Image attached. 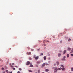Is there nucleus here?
I'll use <instances>...</instances> for the list:
<instances>
[{"instance_id":"nucleus-1","label":"nucleus","mask_w":73,"mask_h":73,"mask_svg":"<svg viewBox=\"0 0 73 73\" xmlns=\"http://www.w3.org/2000/svg\"><path fill=\"white\" fill-rule=\"evenodd\" d=\"M33 58H35V60H37L38 59V58H39V57L38 56H36V55H34L33 56Z\"/></svg>"},{"instance_id":"nucleus-2","label":"nucleus","mask_w":73,"mask_h":73,"mask_svg":"<svg viewBox=\"0 0 73 73\" xmlns=\"http://www.w3.org/2000/svg\"><path fill=\"white\" fill-rule=\"evenodd\" d=\"M54 73H56L57 72V71L58 70V69L57 68H54Z\"/></svg>"},{"instance_id":"nucleus-3","label":"nucleus","mask_w":73,"mask_h":73,"mask_svg":"<svg viewBox=\"0 0 73 73\" xmlns=\"http://www.w3.org/2000/svg\"><path fill=\"white\" fill-rule=\"evenodd\" d=\"M30 64H31V63H30V62H29V61H27L26 64V65H29Z\"/></svg>"},{"instance_id":"nucleus-4","label":"nucleus","mask_w":73,"mask_h":73,"mask_svg":"<svg viewBox=\"0 0 73 73\" xmlns=\"http://www.w3.org/2000/svg\"><path fill=\"white\" fill-rule=\"evenodd\" d=\"M32 63H30V66H29L30 67H33V65H32Z\"/></svg>"},{"instance_id":"nucleus-5","label":"nucleus","mask_w":73,"mask_h":73,"mask_svg":"<svg viewBox=\"0 0 73 73\" xmlns=\"http://www.w3.org/2000/svg\"><path fill=\"white\" fill-rule=\"evenodd\" d=\"M27 53L28 54V55H31V52H27Z\"/></svg>"},{"instance_id":"nucleus-6","label":"nucleus","mask_w":73,"mask_h":73,"mask_svg":"<svg viewBox=\"0 0 73 73\" xmlns=\"http://www.w3.org/2000/svg\"><path fill=\"white\" fill-rule=\"evenodd\" d=\"M68 50L69 51H70V50H71V48H69V47H68Z\"/></svg>"},{"instance_id":"nucleus-7","label":"nucleus","mask_w":73,"mask_h":73,"mask_svg":"<svg viewBox=\"0 0 73 73\" xmlns=\"http://www.w3.org/2000/svg\"><path fill=\"white\" fill-rule=\"evenodd\" d=\"M61 54L60 53L58 54V57H60L61 56Z\"/></svg>"},{"instance_id":"nucleus-8","label":"nucleus","mask_w":73,"mask_h":73,"mask_svg":"<svg viewBox=\"0 0 73 73\" xmlns=\"http://www.w3.org/2000/svg\"><path fill=\"white\" fill-rule=\"evenodd\" d=\"M66 50H64V51L63 54H65V53H66Z\"/></svg>"},{"instance_id":"nucleus-9","label":"nucleus","mask_w":73,"mask_h":73,"mask_svg":"<svg viewBox=\"0 0 73 73\" xmlns=\"http://www.w3.org/2000/svg\"><path fill=\"white\" fill-rule=\"evenodd\" d=\"M71 72H73V68H71Z\"/></svg>"},{"instance_id":"nucleus-10","label":"nucleus","mask_w":73,"mask_h":73,"mask_svg":"<svg viewBox=\"0 0 73 73\" xmlns=\"http://www.w3.org/2000/svg\"><path fill=\"white\" fill-rule=\"evenodd\" d=\"M19 70H22V69H21V68H19Z\"/></svg>"},{"instance_id":"nucleus-11","label":"nucleus","mask_w":73,"mask_h":73,"mask_svg":"<svg viewBox=\"0 0 73 73\" xmlns=\"http://www.w3.org/2000/svg\"><path fill=\"white\" fill-rule=\"evenodd\" d=\"M45 63H44V64L42 65V66H45Z\"/></svg>"},{"instance_id":"nucleus-12","label":"nucleus","mask_w":73,"mask_h":73,"mask_svg":"<svg viewBox=\"0 0 73 73\" xmlns=\"http://www.w3.org/2000/svg\"><path fill=\"white\" fill-rule=\"evenodd\" d=\"M67 57H68V58L69 57V54H67Z\"/></svg>"},{"instance_id":"nucleus-13","label":"nucleus","mask_w":73,"mask_h":73,"mask_svg":"<svg viewBox=\"0 0 73 73\" xmlns=\"http://www.w3.org/2000/svg\"><path fill=\"white\" fill-rule=\"evenodd\" d=\"M61 67H62V68H64V65H61Z\"/></svg>"},{"instance_id":"nucleus-14","label":"nucleus","mask_w":73,"mask_h":73,"mask_svg":"<svg viewBox=\"0 0 73 73\" xmlns=\"http://www.w3.org/2000/svg\"><path fill=\"white\" fill-rule=\"evenodd\" d=\"M44 60H46V56H44Z\"/></svg>"},{"instance_id":"nucleus-15","label":"nucleus","mask_w":73,"mask_h":73,"mask_svg":"<svg viewBox=\"0 0 73 73\" xmlns=\"http://www.w3.org/2000/svg\"><path fill=\"white\" fill-rule=\"evenodd\" d=\"M2 70H5L4 68L3 67L2 68Z\"/></svg>"},{"instance_id":"nucleus-16","label":"nucleus","mask_w":73,"mask_h":73,"mask_svg":"<svg viewBox=\"0 0 73 73\" xmlns=\"http://www.w3.org/2000/svg\"><path fill=\"white\" fill-rule=\"evenodd\" d=\"M56 63H57V65H58L59 62H57Z\"/></svg>"},{"instance_id":"nucleus-17","label":"nucleus","mask_w":73,"mask_h":73,"mask_svg":"<svg viewBox=\"0 0 73 73\" xmlns=\"http://www.w3.org/2000/svg\"><path fill=\"white\" fill-rule=\"evenodd\" d=\"M58 69L59 70H61V69H62V68H58Z\"/></svg>"},{"instance_id":"nucleus-18","label":"nucleus","mask_w":73,"mask_h":73,"mask_svg":"<svg viewBox=\"0 0 73 73\" xmlns=\"http://www.w3.org/2000/svg\"><path fill=\"white\" fill-rule=\"evenodd\" d=\"M62 60H63V61H65V58H63L62 59Z\"/></svg>"},{"instance_id":"nucleus-19","label":"nucleus","mask_w":73,"mask_h":73,"mask_svg":"<svg viewBox=\"0 0 73 73\" xmlns=\"http://www.w3.org/2000/svg\"><path fill=\"white\" fill-rule=\"evenodd\" d=\"M48 71H49V70L48 69H46V72H48Z\"/></svg>"},{"instance_id":"nucleus-20","label":"nucleus","mask_w":73,"mask_h":73,"mask_svg":"<svg viewBox=\"0 0 73 73\" xmlns=\"http://www.w3.org/2000/svg\"><path fill=\"white\" fill-rule=\"evenodd\" d=\"M29 72H32V70H29Z\"/></svg>"},{"instance_id":"nucleus-21","label":"nucleus","mask_w":73,"mask_h":73,"mask_svg":"<svg viewBox=\"0 0 73 73\" xmlns=\"http://www.w3.org/2000/svg\"><path fill=\"white\" fill-rule=\"evenodd\" d=\"M71 40V39L70 38H69L68 40V41H70Z\"/></svg>"},{"instance_id":"nucleus-22","label":"nucleus","mask_w":73,"mask_h":73,"mask_svg":"<svg viewBox=\"0 0 73 73\" xmlns=\"http://www.w3.org/2000/svg\"><path fill=\"white\" fill-rule=\"evenodd\" d=\"M33 50H34L33 49H31V51H32V52H33Z\"/></svg>"},{"instance_id":"nucleus-23","label":"nucleus","mask_w":73,"mask_h":73,"mask_svg":"<svg viewBox=\"0 0 73 73\" xmlns=\"http://www.w3.org/2000/svg\"><path fill=\"white\" fill-rule=\"evenodd\" d=\"M40 56H43V53H41L40 54Z\"/></svg>"},{"instance_id":"nucleus-24","label":"nucleus","mask_w":73,"mask_h":73,"mask_svg":"<svg viewBox=\"0 0 73 73\" xmlns=\"http://www.w3.org/2000/svg\"><path fill=\"white\" fill-rule=\"evenodd\" d=\"M45 42H46L44 40L43 41V43H44V44H45Z\"/></svg>"},{"instance_id":"nucleus-25","label":"nucleus","mask_w":73,"mask_h":73,"mask_svg":"<svg viewBox=\"0 0 73 73\" xmlns=\"http://www.w3.org/2000/svg\"><path fill=\"white\" fill-rule=\"evenodd\" d=\"M40 70H38V73H40Z\"/></svg>"},{"instance_id":"nucleus-26","label":"nucleus","mask_w":73,"mask_h":73,"mask_svg":"<svg viewBox=\"0 0 73 73\" xmlns=\"http://www.w3.org/2000/svg\"><path fill=\"white\" fill-rule=\"evenodd\" d=\"M60 42L61 44L62 43V40H61Z\"/></svg>"},{"instance_id":"nucleus-27","label":"nucleus","mask_w":73,"mask_h":73,"mask_svg":"<svg viewBox=\"0 0 73 73\" xmlns=\"http://www.w3.org/2000/svg\"><path fill=\"white\" fill-rule=\"evenodd\" d=\"M65 70V68H63V69H62V70Z\"/></svg>"},{"instance_id":"nucleus-28","label":"nucleus","mask_w":73,"mask_h":73,"mask_svg":"<svg viewBox=\"0 0 73 73\" xmlns=\"http://www.w3.org/2000/svg\"><path fill=\"white\" fill-rule=\"evenodd\" d=\"M10 65L11 66V67H13V66L11 65V63L10 64Z\"/></svg>"},{"instance_id":"nucleus-29","label":"nucleus","mask_w":73,"mask_h":73,"mask_svg":"<svg viewBox=\"0 0 73 73\" xmlns=\"http://www.w3.org/2000/svg\"><path fill=\"white\" fill-rule=\"evenodd\" d=\"M73 50H71L70 52V53H72L73 52Z\"/></svg>"},{"instance_id":"nucleus-30","label":"nucleus","mask_w":73,"mask_h":73,"mask_svg":"<svg viewBox=\"0 0 73 73\" xmlns=\"http://www.w3.org/2000/svg\"><path fill=\"white\" fill-rule=\"evenodd\" d=\"M29 60H32V58H29Z\"/></svg>"},{"instance_id":"nucleus-31","label":"nucleus","mask_w":73,"mask_h":73,"mask_svg":"<svg viewBox=\"0 0 73 73\" xmlns=\"http://www.w3.org/2000/svg\"><path fill=\"white\" fill-rule=\"evenodd\" d=\"M13 70H15V68H13Z\"/></svg>"},{"instance_id":"nucleus-32","label":"nucleus","mask_w":73,"mask_h":73,"mask_svg":"<svg viewBox=\"0 0 73 73\" xmlns=\"http://www.w3.org/2000/svg\"><path fill=\"white\" fill-rule=\"evenodd\" d=\"M62 52V51H61V50H60L59 51V52Z\"/></svg>"},{"instance_id":"nucleus-33","label":"nucleus","mask_w":73,"mask_h":73,"mask_svg":"<svg viewBox=\"0 0 73 73\" xmlns=\"http://www.w3.org/2000/svg\"><path fill=\"white\" fill-rule=\"evenodd\" d=\"M17 73H20V71H18L17 72Z\"/></svg>"},{"instance_id":"nucleus-34","label":"nucleus","mask_w":73,"mask_h":73,"mask_svg":"<svg viewBox=\"0 0 73 73\" xmlns=\"http://www.w3.org/2000/svg\"><path fill=\"white\" fill-rule=\"evenodd\" d=\"M15 67H16V68H18V66H15Z\"/></svg>"},{"instance_id":"nucleus-35","label":"nucleus","mask_w":73,"mask_h":73,"mask_svg":"<svg viewBox=\"0 0 73 73\" xmlns=\"http://www.w3.org/2000/svg\"><path fill=\"white\" fill-rule=\"evenodd\" d=\"M8 72V70H6V72H7H7Z\"/></svg>"},{"instance_id":"nucleus-36","label":"nucleus","mask_w":73,"mask_h":73,"mask_svg":"<svg viewBox=\"0 0 73 73\" xmlns=\"http://www.w3.org/2000/svg\"><path fill=\"white\" fill-rule=\"evenodd\" d=\"M27 48H28V49H30V48L29 47H27Z\"/></svg>"},{"instance_id":"nucleus-37","label":"nucleus","mask_w":73,"mask_h":73,"mask_svg":"<svg viewBox=\"0 0 73 73\" xmlns=\"http://www.w3.org/2000/svg\"><path fill=\"white\" fill-rule=\"evenodd\" d=\"M71 56H73V54H71Z\"/></svg>"},{"instance_id":"nucleus-38","label":"nucleus","mask_w":73,"mask_h":73,"mask_svg":"<svg viewBox=\"0 0 73 73\" xmlns=\"http://www.w3.org/2000/svg\"><path fill=\"white\" fill-rule=\"evenodd\" d=\"M66 57L65 56H64V58H66Z\"/></svg>"},{"instance_id":"nucleus-39","label":"nucleus","mask_w":73,"mask_h":73,"mask_svg":"<svg viewBox=\"0 0 73 73\" xmlns=\"http://www.w3.org/2000/svg\"><path fill=\"white\" fill-rule=\"evenodd\" d=\"M49 56H50V54H48Z\"/></svg>"},{"instance_id":"nucleus-40","label":"nucleus","mask_w":73,"mask_h":73,"mask_svg":"<svg viewBox=\"0 0 73 73\" xmlns=\"http://www.w3.org/2000/svg\"><path fill=\"white\" fill-rule=\"evenodd\" d=\"M47 42H49V41L48 40Z\"/></svg>"},{"instance_id":"nucleus-41","label":"nucleus","mask_w":73,"mask_h":73,"mask_svg":"<svg viewBox=\"0 0 73 73\" xmlns=\"http://www.w3.org/2000/svg\"><path fill=\"white\" fill-rule=\"evenodd\" d=\"M38 64H39V63H40V62H38Z\"/></svg>"},{"instance_id":"nucleus-42","label":"nucleus","mask_w":73,"mask_h":73,"mask_svg":"<svg viewBox=\"0 0 73 73\" xmlns=\"http://www.w3.org/2000/svg\"><path fill=\"white\" fill-rule=\"evenodd\" d=\"M39 42H41V41H39Z\"/></svg>"},{"instance_id":"nucleus-43","label":"nucleus","mask_w":73,"mask_h":73,"mask_svg":"<svg viewBox=\"0 0 73 73\" xmlns=\"http://www.w3.org/2000/svg\"><path fill=\"white\" fill-rule=\"evenodd\" d=\"M12 65H14V63H12Z\"/></svg>"},{"instance_id":"nucleus-44","label":"nucleus","mask_w":73,"mask_h":73,"mask_svg":"<svg viewBox=\"0 0 73 73\" xmlns=\"http://www.w3.org/2000/svg\"><path fill=\"white\" fill-rule=\"evenodd\" d=\"M5 73V72H3V73Z\"/></svg>"},{"instance_id":"nucleus-45","label":"nucleus","mask_w":73,"mask_h":73,"mask_svg":"<svg viewBox=\"0 0 73 73\" xmlns=\"http://www.w3.org/2000/svg\"><path fill=\"white\" fill-rule=\"evenodd\" d=\"M12 72H9V73H12Z\"/></svg>"},{"instance_id":"nucleus-46","label":"nucleus","mask_w":73,"mask_h":73,"mask_svg":"<svg viewBox=\"0 0 73 73\" xmlns=\"http://www.w3.org/2000/svg\"><path fill=\"white\" fill-rule=\"evenodd\" d=\"M36 67H38V66L36 65Z\"/></svg>"},{"instance_id":"nucleus-47","label":"nucleus","mask_w":73,"mask_h":73,"mask_svg":"<svg viewBox=\"0 0 73 73\" xmlns=\"http://www.w3.org/2000/svg\"><path fill=\"white\" fill-rule=\"evenodd\" d=\"M54 65H56V64H54Z\"/></svg>"},{"instance_id":"nucleus-48","label":"nucleus","mask_w":73,"mask_h":73,"mask_svg":"<svg viewBox=\"0 0 73 73\" xmlns=\"http://www.w3.org/2000/svg\"><path fill=\"white\" fill-rule=\"evenodd\" d=\"M39 49H38V50H39Z\"/></svg>"},{"instance_id":"nucleus-49","label":"nucleus","mask_w":73,"mask_h":73,"mask_svg":"<svg viewBox=\"0 0 73 73\" xmlns=\"http://www.w3.org/2000/svg\"><path fill=\"white\" fill-rule=\"evenodd\" d=\"M9 73V72H7V73Z\"/></svg>"},{"instance_id":"nucleus-50","label":"nucleus","mask_w":73,"mask_h":73,"mask_svg":"<svg viewBox=\"0 0 73 73\" xmlns=\"http://www.w3.org/2000/svg\"><path fill=\"white\" fill-rule=\"evenodd\" d=\"M44 46H45V44H44Z\"/></svg>"},{"instance_id":"nucleus-51","label":"nucleus","mask_w":73,"mask_h":73,"mask_svg":"<svg viewBox=\"0 0 73 73\" xmlns=\"http://www.w3.org/2000/svg\"><path fill=\"white\" fill-rule=\"evenodd\" d=\"M72 50H73L72 51H73V48H72Z\"/></svg>"},{"instance_id":"nucleus-52","label":"nucleus","mask_w":73,"mask_h":73,"mask_svg":"<svg viewBox=\"0 0 73 73\" xmlns=\"http://www.w3.org/2000/svg\"><path fill=\"white\" fill-rule=\"evenodd\" d=\"M47 64H46V65H47Z\"/></svg>"}]
</instances>
